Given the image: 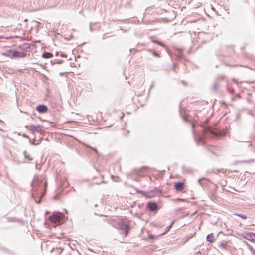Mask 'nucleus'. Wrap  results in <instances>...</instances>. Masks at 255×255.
Returning a JSON list of instances; mask_svg holds the SVG:
<instances>
[{
	"instance_id": "3",
	"label": "nucleus",
	"mask_w": 255,
	"mask_h": 255,
	"mask_svg": "<svg viewBox=\"0 0 255 255\" xmlns=\"http://www.w3.org/2000/svg\"><path fill=\"white\" fill-rule=\"evenodd\" d=\"M130 221L127 218H123L119 223V228L124 232L125 236H127L128 234Z\"/></svg>"
},
{
	"instance_id": "8",
	"label": "nucleus",
	"mask_w": 255,
	"mask_h": 255,
	"mask_svg": "<svg viewBox=\"0 0 255 255\" xmlns=\"http://www.w3.org/2000/svg\"><path fill=\"white\" fill-rule=\"evenodd\" d=\"M223 78H224V77L222 76L218 77L215 80V81L214 82L213 85H212V89L213 91H216L218 89V88L219 87V81L220 80H222Z\"/></svg>"
},
{
	"instance_id": "1",
	"label": "nucleus",
	"mask_w": 255,
	"mask_h": 255,
	"mask_svg": "<svg viewBox=\"0 0 255 255\" xmlns=\"http://www.w3.org/2000/svg\"><path fill=\"white\" fill-rule=\"evenodd\" d=\"M31 186L32 187V195L34 198L35 196L42 198L44 195V190L46 189L47 184L43 177L37 176L34 178Z\"/></svg>"
},
{
	"instance_id": "23",
	"label": "nucleus",
	"mask_w": 255,
	"mask_h": 255,
	"mask_svg": "<svg viewBox=\"0 0 255 255\" xmlns=\"http://www.w3.org/2000/svg\"><path fill=\"white\" fill-rule=\"evenodd\" d=\"M174 220H173L170 224V225H169V226H170V227L171 228V227L173 226V225L174 224Z\"/></svg>"
},
{
	"instance_id": "11",
	"label": "nucleus",
	"mask_w": 255,
	"mask_h": 255,
	"mask_svg": "<svg viewBox=\"0 0 255 255\" xmlns=\"http://www.w3.org/2000/svg\"><path fill=\"white\" fill-rule=\"evenodd\" d=\"M174 188L177 191H181L184 188V184L182 182H177L175 184Z\"/></svg>"
},
{
	"instance_id": "32",
	"label": "nucleus",
	"mask_w": 255,
	"mask_h": 255,
	"mask_svg": "<svg viewBox=\"0 0 255 255\" xmlns=\"http://www.w3.org/2000/svg\"><path fill=\"white\" fill-rule=\"evenodd\" d=\"M35 166H36V169H38V165L37 163L36 164Z\"/></svg>"
},
{
	"instance_id": "36",
	"label": "nucleus",
	"mask_w": 255,
	"mask_h": 255,
	"mask_svg": "<svg viewBox=\"0 0 255 255\" xmlns=\"http://www.w3.org/2000/svg\"><path fill=\"white\" fill-rule=\"evenodd\" d=\"M193 134H195V132H194V130L193 131Z\"/></svg>"
},
{
	"instance_id": "26",
	"label": "nucleus",
	"mask_w": 255,
	"mask_h": 255,
	"mask_svg": "<svg viewBox=\"0 0 255 255\" xmlns=\"http://www.w3.org/2000/svg\"><path fill=\"white\" fill-rule=\"evenodd\" d=\"M194 126H195V124L193 123L192 124V128H194Z\"/></svg>"
},
{
	"instance_id": "31",
	"label": "nucleus",
	"mask_w": 255,
	"mask_h": 255,
	"mask_svg": "<svg viewBox=\"0 0 255 255\" xmlns=\"http://www.w3.org/2000/svg\"><path fill=\"white\" fill-rule=\"evenodd\" d=\"M128 133V131L125 132V133H124L126 135H127Z\"/></svg>"
},
{
	"instance_id": "7",
	"label": "nucleus",
	"mask_w": 255,
	"mask_h": 255,
	"mask_svg": "<svg viewBox=\"0 0 255 255\" xmlns=\"http://www.w3.org/2000/svg\"><path fill=\"white\" fill-rule=\"evenodd\" d=\"M26 53L23 52H19L15 50L12 52V56L13 57L23 58L26 57Z\"/></svg>"
},
{
	"instance_id": "28",
	"label": "nucleus",
	"mask_w": 255,
	"mask_h": 255,
	"mask_svg": "<svg viewBox=\"0 0 255 255\" xmlns=\"http://www.w3.org/2000/svg\"><path fill=\"white\" fill-rule=\"evenodd\" d=\"M35 201H36V203H39L40 202V200H39V201H37V200L35 199Z\"/></svg>"
},
{
	"instance_id": "17",
	"label": "nucleus",
	"mask_w": 255,
	"mask_h": 255,
	"mask_svg": "<svg viewBox=\"0 0 255 255\" xmlns=\"http://www.w3.org/2000/svg\"><path fill=\"white\" fill-rule=\"evenodd\" d=\"M255 161V160L254 159H250L249 160H244L242 162H244V163H252L253 162H254Z\"/></svg>"
},
{
	"instance_id": "22",
	"label": "nucleus",
	"mask_w": 255,
	"mask_h": 255,
	"mask_svg": "<svg viewBox=\"0 0 255 255\" xmlns=\"http://www.w3.org/2000/svg\"><path fill=\"white\" fill-rule=\"evenodd\" d=\"M7 220L9 221H15V219L14 218H7Z\"/></svg>"
},
{
	"instance_id": "2",
	"label": "nucleus",
	"mask_w": 255,
	"mask_h": 255,
	"mask_svg": "<svg viewBox=\"0 0 255 255\" xmlns=\"http://www.w3.org/2000/svg\"><path fill=\"white\" fill-rule=\"evenodd\" d=\"M201 126L203 128L202 130L204 134L209 133L213 137H217L224 135V133L219 131L216 124H214L212 127L207 126V122L206 121Z\"/></svg>"
},
{
	"instance_id": "33",
	"label": "nucleus",
	"mask_w": 255,
	"mask_h": 255,
	"mask_svg": "<svg viewBox=\"0 0 255 255\" xmlns=\"http://www.w3.org/2000/svg\"><path fill=\"white\" fill-rule=\"evenodd\" d=\"M93 150H94L95 151L97 152V150L95 149V148H93L92 149Z\"/></svg>"
},
{
	"instance_id": "15",
	"label": "nucleus",
	"mask_w": 255,
	"mask_h": 255,
	"mask_svg": "<svg viewBox=\"0 0 255 255\" xmlns=\"http://www.w3.org/2000/svg\"><path fill=\"white\" fill-rule=\"evenodd\" d=\"M23 155L26 159H28L29 161H31L32 160V158L30 157L29 155L27 154L26 151H24L23 152Z\"/></svg>"
},
{
	"instance_id": "12",
	"label": "nucleus",
	"mask_w": 255,
	"mask_h": 255,
	"mask_svg": "<svg viewBox=\"0 0 255 255\" xmlns=\"http://www.w3.org/2000/svg\"><path fill=\"white\" fill-rule=\"evenodd\" d=\"M53 57V54L51 52H45L42 54V57L45 59L50 58Z\"/></svg>"
},
{
	"instance_id": "18",
	"label": "nucleus",
	"mask_w": 255,
	"mask_h": 255,
	"mask_svg": "<svg viewBox=\"0 0 255 255\" xmlns=\"http://www.w3.org/2000/svg\"><path fill=\"white\" fill-rule=\"evenodd\" d=\"M152 42L153 43H157L158 44L164 47L165 45L161 43L160 42L155 40H152Z\"/></svg>"
},
{
	"instance_id": "10",
	"label": "nucleus",
	"mask_w": 255,
	"mask_h": 255,
	"mask_svg": "<svg viewBox=\"0 0 255 255\" xmlns=\"http://www.w3.org/2000/svg\"><path fill=\"white\" fill-rule=\"evenodd\" d=\"M36 110L41 113H45L48 111V107L45 105H39L36 107Z\"/></svg>"
},
{
	"instance_id": "25",
	"label": "nucleus",
	"mask_w": 255,
	"mask_h": 255,
	"mask_svg": "<svg viewBox=\"0 0 255 255\" xmlns=\"http://www.w3.org/2000/svg\"><path fill=\"white\" fill-rule=\"evenodd\" d=\"M35 141H35V140L34 139V141H33V144H39V141H38V142H37V143H35Z\"/></svg>"
},
{
	"instance_id": "30",
	"label": "nucleus",
	"mask_w": 255,
	"mask_h": 255,
	"mask_svg": "<svg viewBox=\"0 0 255 255\" xmlns=\"http://www.w3.org/2000/svg\"><path fill=\"white\" fill-rule=\"evenodd\" d=\"M128 133V131L125 132V133H124L126 135H127Z\"/></svg>"
},
{
	"instance_id": "19",
	"label": "nucleus",
	"mask_w": 255,
	"mask_h": 255,
	"mask_svg": "<svg viewBox=\"0 0 255 255\" xmlns=\"http://www.w3.org/2000/svg\"><path fill=\"white\" fill-rule=\"evenodd\" d=\"M250 251L253 255H255V250L253 249L252 247H249Z\"/></svg>"
},
{
	"instance_id": "29",
	"label": "nucleus",
	"mask_w": 255,
	"mask_h": 255,
	"mask_svg": "<svg viewBox=\"0 0 255 255\" xmlns=\"http://www.w3.org/2000/svg\"><path fill=\"white\" fill-rule=\"evenodd\" d=\"M182 82L183 84H185V85H186V83L185 81H182V82Z\"/></svg>"
},
{
	"instance_id": "4",
	"label": "nucleus",
	"mask_w": 255,
	"mask_h": 255,
	"mask_svg": "<svg viewBox=\"0 0 255 255\" xmlns=\"http://www.w3.org/2000/svg\"><path fill=\"white\" fill-rule=\"evenodd\" d=\"M64 216V215L60 212L56 213L54 212L49 217V219L51 222L59 223L61 222Z\"/></svg>"
},
{
	"instance_id": "9",
	"label": "nucleus",
	"mask_w": 255,
	"mask_h": 255,
	"mask_svg": "<svg viewBox=\"0 0 255 255\" xmlns=\"http://www.w3.org/2000/svg\"><path fill=\"white\" fill-rule=\"evenodd\" d=\"M147 207L151 212H154L158 210V206L155 202H148Z\"/></svg>"
},
{
	"instance_id": "35",
	"label": "nucleus",
	"mask_w": 255,
	"mask_h": 255,
	"mask_svg": "<svg viewBox=\"0 0 255 255\" xmlns=\"http://www.w3.org/2000/svg\"><path fill=\"white\" fill-rule=\"evenodd\" d=\"M48 212H46V214H48Z\"/></svg>"
},
{
	"instance_id": "16",
	"label": "nucleus",
	"mask_w": 255,
	"mask_h": 255,
	"mask_svg": "<svg viewBox=\"0 0 255 255\" xmlns=\"http://www.w3.org/2000/svg\"><path fill=\"white\" fill-rule=\"evenodd\" d=\"M235 215H237L239 217H240L241 218L244 219H246L247 218V216L245 215H242V214H238V213H236V214H235Z\"/></svg>"
},
{
	"instance_id": "14",
	"label": "nucleus",
	"mask_w": 255,
	"mask_h": 255,
	"mask_svg": "<svg viewBox=\"0 0 255 255\" xmlns=\"http://www.w3.org/2000/svg\"><path fill=\"white\" fill-rule=\"evenodd\" d=\"M198 144H205V141L203 139V137L201 136H198L197 138L196 139Z\"/></svg>"
},
{
	"instance_id": "34",
	"label": "nucleus",
	"mask_w": 255,
	"mask_h": 255,
	"mask_svg": "<svg viewBox=\"0 0 255 255\" xmlns=\"http://www.w3.org/2000/svg\"><path fill=\"white\" fill-rule=\"evenodd\" d=\"M56 55H58V52H56Z\"/></svg>"
},
{
	"instance_id": "13",
	"label": "nucleus",
	"mask_w": 255,
	"mask_h": 255,
	"mask_svg": "<svg viewBox=\"0 0 255 255\" xmlns=\"http://www.w3.org/2000/svg\"><path fill=\"white\" fill-rule=\"evenodd\" d=\"M206 240L207 241L210 242L211 243H213L214 241V236L213 233H211L207 235L206 237Z\"/></svg>"
},
{
	"instance_id": "27",
	"label": "nucleus",
	"mask_w": 255,
	"mask_h": 255,
	"mask_svg": "<svg viewBox=\"0 0 255 255\" xmlns=\"http://www.w3.org/2000/svg\"><path fill=\"white\" fill-rule=\"evenodd\" d=\"M23 136L24 137H26V138H28V136H27L25 134H23Z\"/></svg>"
},
{
	"instance_id": "21",
	"label": "nucleus",
	"mask_w": 255,
	"mask_h": 255,
	"mask_svg": "<svg viewBox=\"0 0 255 255\" xmlns=\"http://www.w3.org/2000/svg\"><path fill=\"white\" fill-rule=\"evenodd\" d=\"M194 255H202V253L200 251H199L195 253Z\"/></svg>"
},
{
	"instance_id": "5",
	"label": "nucleus",
	"mask_w": 255,
	"mask_h": 255,
	"mask_svg": "<svg viewBox=\"0 0 255 255\" xmlns=\"http://www.w3.org/2000/svg\"><path fill=\"white\" fill-rule=\"evenodd\" d=\"M244 238L250 241L255 242V234L252 232H244L242 234Z\"/></svg>"
},
{
	"instance_id": "24",
	"label": "nucleus",
	"mask_w": 255,
	"mask_h": 255,
	"mask_svg": "<svg viewBox=\"0 0 255 255\" xmlns=\"http://www.w3.org/2000/svg\"><path fill=\"white\" fill-rule=\"evenodd\" d=\"M153 55L155 56H159V55L155 52H153Z\"/></svg>"
},
{
	"instance_id": "6",
	"label": "nucleus",
	"mask_w": 255,
	"mask_h": 255,
	"mask_svg": "<svg viewBox=\"0 0 255 255\" xmlns=\"http://www.w3.org/2000/svg\"><path fill=\"white\" fill-rule=\"evenodd\" d=\"M42 128L43 127L39 125H31L29 130L32 134H34L35 132H40L42 131Z\"/></svg>"
},
{
	"instance_id": "20",
	"label": "nucleus",
	"mask_w": 255,
	"mask_h": 255,
	"mask_svg": "<svg viewBox=\"0 0 255 255\" xmlns=\"http://www.w3.org/2000/svg\"><path fill=\"white\" fill-rule=\"evenodd\" d=\"M170 228H171L170 226H167L166 228V230H165V232L163 233L162 234H164L166 233L167 232H168L170 230Z\"/></svg>"
}]
</instances>
